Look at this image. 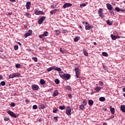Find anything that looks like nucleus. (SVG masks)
I'll return each instance as SVG.
<instances>
[{
	"instance_id": "1",
	"label": "nucleus",
	"mask_w": 125,
	"mask_h": 125,
	"mask_svg": "<svg viewBox=\"0 0 125 125\" xmlns=\"http://www.w3.org/2000/svg\"><path fill=\"white\" fill-rule=\"evenodd\" d=\"M59 74L62 78V79H63V80H65V81H68V80H70L71 79V75L69 74L66 73L65 74L63 72H60V71H59Z\"/></svg>"
},
{
	"instance_id": "2",
	"label": "nucleus",
	"mask_w": 125,
	"mask_h": 125,
	"mask_svg": "<svg viewBox=\"0 0 125 125\" xmlns=\"http://www.w3.org/2000/svg\"><path fill=\"white\" fill-rule=\"evenodd\" d=\"M52 70L58 71V72H61V71H62L61 68L57 67L56 66H51L47 69V71L48 72H50V71H52Z\"/></svg>"
},
{
	"instance_id": "3",
	"label": "nucleus",
	"mask_w": 125,
	"mask_h": 125,
	"mask_svg": "<svg viewBox=\"0 0 125 125\" xmlns=\"http://www.w3.org/2000/svg\"><path fill=\"white\" fill-rule=\"evenodd\" d=\"M98 15L100 16V17H101L102 18H104V17H105V16L103 15V9H99L98 11Z\"/></svg>"
},
{
	"instance_id": "4",
	"label": "nucleus",
	"mask_w": 125,
	"mask_h": 125,
	"mask_svg": "<svg viewBox=\"0 0 125 125\" xmlns=\"http://www.w3.org/2000/svg\"><path fill=\"white\" fill-rule=\"evenodd\" d=\"M79 68L77 67L75 68L74 69V71L75 72L76 76L77 78H80V75H81V73H80V71H79Z\"/></svg>"
},
{
	"instance_id": "5",
	"label": "nucleus",
	"mask_w": 125,
	"mask_h": 125,
	"mask_svg": "<svg viewBox=\"0 0 125 125\" xmlns=\"http://www.w3.org/2000/svg\"><path fill=\"white\" fill-rule=\"evenodd\" d=\"M45 18H46V17L45 16H42V18H40L39 20L38 21V24L39 25H41L42 22L45 20Z\"/></svg>"
},
{
	"instance_id": "6",
	"label": "nucleus",
	"mask_w": 125,
	"mask_h": 125,
	"mask_svg": "<svg viewBox=\"0 0 125 125\" xmlns=\"http://www.w3.org/2000/svg\"><path fill=\"white\" fill-rule=\"evenodd\" d=\"M65 113L67 116H71V107L68 106L66 108Z\"/></svg>"
},
{
	"instance_id": "7",
	"label": "nucleus",
	"mask_w": 125,
	"mask_h": 125,
	"mask_svg": "<svg viewBox=\"0 0 125 125\" xmlns=\"http://www.w3.org/2000/svg\"><path fill=\"white\" fill-rule=\"evenodd\" d=\"M34 11L35 12L36 15H40V14H41L42 15H44V12L42 11H39L37 10V9H35Z\"/></svg>"
},
{
	"instance_id": "8",
	"label": "nucleus",
	"mask_w": 125,
	"mask_h": 125,
	"mask_svg": "<svg viewBox=\"0 0 125 125\" xmlns=\"http://www.w3.org/2000/svg\"><path fill=\"white\" fill-rule=\"evenodd\" d=\"M71 6H72V3H65L62 6V7H63V8L64 9H65V8H66V7H70Z\"/></svg>"
},
{
	"instance_id": "9",
	"label": "nucleus",
	"mask_w": 125,
	"mask_h": 125,
	"mask_svg": "<svg viewBox=\"0 0 125 125\" xmlns=\"http://www.w3.org/2000/svg\"><path fill=\"white\" fill-rule=\"evenodd\" d=\"M7 113L9 114V115H11V117H13V118H16V117H17L16 115H15V114L13 113V112L10 110L8 111Z\"/></svg>"
},
{
	"instance_id": "10",
	"label": "nucleus",
	"mask_w": 125,
	"mask_h": 125,
	"mask_svg": "<svg viewBox=\"0 0 125 125\" xmlns=\"http://www.w3.org/2000/svg\"><path fill=\"white\" fill-rule=\"evenodd\" d=\"M31 87L33 90H38L39 89V86L37 84H32Z\"/></svg>"
},
{
	"instance_id": "11",
	"label": "nucleus",
	"mask_w": 125,
	"mask_h": 125,
	"mask_svg": "<svg viewBox=\"0 0 125 125\" xmlns=\"http://www.w3.org/2000/svg\"><path fill=\"white\" fill-rule=\"evenodd\" d=\"M26 9H30V7H31V2L30 1H28L26 2Z\"/></svg>"
},
{
	"instance_id": "12",
	"label": "nucleus",
	"mask_w": 125,
	"mask_h": 125,
	"mask_svg": "<svg viewBox=\"0 0 125 125\" xmlns=\"http://www.w3.org/2000/svg\"><path fill=\"white\" fill-rule=\"evenodd\" d=\"M59 94V92H58V90H56L54 91L52 95L54 97H56V96H58Z\"/></svg>"
},
{
	"instance_id": "13",
	"label": "nucleus",
	"mask_w": 125,
	"mask_h": 125,
	"mask_svg": "<svg viewBox=\"0 0 125 125\" xmlns=\"http://www.w3.org/2000/svg\"><path fill=\"white\" fill-rule=\"evenodd\" d=\"M85 29L86 30H91V29H93V26L88 24L85 26Z\"/></svg>"
},
{
	"instance_id": "14",
	"label": "nucleus",
	"mask_w": 125,
	"mask_h": 125,
	"mask_svg": "<svg viewBox=\"0 0 125 125\" xmlns=\"http://www.w3.org/2000/svg\"><path fill=\"white\" fill-rule=\"evenodd\" d=\"M106 6H107V9H108V10H112V5L109 4V3H107L106 4Z\"/></svg>"
},
{
	"instance_id": "15",
	"label": "nucleus",
	"mask_w": 125,
	"mask_h": 125,
	"mask_svg": "<svg viewBox=\"0 0 125 125\" xmlns=\"http://www.w3.org/2000/svg\"><path fill=\"white\" fill-rule=\"evenodd\" d=\"M120 109L123 113H125V105H121Z\"/></svg>"
},
{
	"instance_id": "16",
	"label": "nucleus",
	"mask_w": 125,
	"mask_h": 125,
	"mask_svg": "<svg viewBox=\"0 0 125 125\" xmlns=\"http://www.w3.org/2000/svg\"><path fill=\"white\" fill-rule=\"evenodd\" d=\"M57 11H59V10L58 9H56L54 10L51 11L50 13H51L52 15H53L54 13H56Z\"/></svg>"
},
{
	"instance_id": "17",
	"label": "nucleus",
	"mask_w": 125,
	"mask_h": 125,
	"mask_svg": "<svg viewBox=\"0 0 125 125\" xmlns=\"http://www.w3.org/2000/svg\"><path fill=\"white\" fill-rule=\"evenodd\" d=\"M115 10H116V11H117V12H120V11H125V10H122L118 7H115Z\"/></svg>"
},
{
	"instance_id": "18",
	"label": "nucleus",
	"mask_w": 125,
	"mask_h": 125,
	"mask_svg": "<svg viewBox=\"0 0 125 125\" xmlns=\"http://www.w3.org/2000/svg\"><path fill=\"white\" fill-rule=\"evenodd\" d=\"M109 108L110 109V112L111 114H112V115H114V114H115V108H112V106H110Z\"/></svg>"
},
{
	"instance_id": "19",
	"label": "nucleus",
	"mask_w": 125,
	"mask_h": 125,
	"mask_svg": "<svg viewBox=\"0 0 125 125\" xmlns=\"http://www.w3.org/2000/svg\"><path fill=\"white\" fill-rule=\"evenodd\" d=\"M110 37L111 38L112 41H116V40H117V36L113 34L110 35Z\"/></svg>"
},
{
	"instance_id": "20",
	"label": "nucleus",
	"mask_w": 125,
	"mask_h": 125,
	"mask_svg": "<svg viewBox=\"0 0 125 125\" xmlns=\"http://www.w3.org/2000/svg\"><path fill=\"white\" fill-rule=\"evenodd\" d=\"M39 108L40 109H45V108H46V106L45 104H41L40 105Z\"/></svg>"
},
{
	"instance_id": "21",
	"label": "nucleus",
	"mask_w": 125,
	"mask_h": 125,
	"mask_svg": "<svg viewBox=\"0 0 125 125\" xmlns=\"http://www.w3.org/2000/svg\"><path fill=\"white\" fill-rule=\"evenodd\" d=\"M14 75L15 78H19V77L21 76V74H20L19 73H14Z\"/></svg>"
},
{
	"instance_id": "22",
	"label": "nucleus",
	"mask_w": 125,
	"mask_h": 125,
	"mask_svg": "<svg viewBox=\"0 0 125 125\" xmlns=\"http://www.w3.org/2000/svg\"><path fill=\"white\" fill-rule=\"evenodd\" d=\"M88 105H89V106H92V105H93V101L91 100H88Z\"/></svg>"
},
{
	"instance_id": "23",
	"label": "nucleus",
	"mask_w": 125,
	"mask_h": 125,
	"mask_svg": "<svg viewBox=\"0 0 125 125\" xmlns=\"http://www.w3.org/2000/svg\"><path fill=\"white\" fill-rule=\"evenodd\" d=\"M99 100L101 102H104V101H105V100H106V99H105V97H101L99 98Z\"/></svg>"
},
{
	"instance_id": "24",
	"label": "nucleus",
	"mask_w": 125,
	"mask_h": 125,
	"mask_svg": "<svg viewBox=\"0 0 125 125\" xmlns=\"http://www.w3.org/2000/svg\"><path fill=\"white\" fill-rule=\"evenodd\" d=\"M106 23L107 25H109L110 26L112 25V24H113V22H112V21H110L109 20H108L106 21Z\"/></svg>"
},
{
	"instance_id": "25",
	"label": "nucleus",
	"mask_w": 125,
	"mask_h": 125,
	"mask_svg": "<svg viewBox=\"0 0 125 125\" xmlns=\"http://www.w3.org/2000/svg\"><path fill=\"white\" fill-rule=\"evenodd\" d=\"M65 88L67 89V90H69L70 91H72V88L71 86L69 85H67L65 87Z\"/></svg>"
},
{
	"instance_id": "26",
	"label": "nucleus",
	"mask_w": 125,
	"mask_h": 125,
	"mask_svg": "<svg viewBox=\"0 0 125 125\" xmlns=\"http://www.w3.org/2000/svg\"><path fill=\"white\" fill-rule=\"evenodd\" d=\"M79 108L81 109V110H84L85 109V107L83 104L80 105Z\"/></svg>"
},
{
	"instance_id": "27",
	"label": "nucleus",
	"mask_w": 125,
	"mask_h": 125,
	"mask_svg": "<svg viewBox=\"0 0 125 125\" xmlns=\"http://www.w3.org/2000/svg\"><path fill=\"white\" fill-rule=\"evenodd\" d=\"M59 109L60 110H65V109H66V106H65V105L61 106H59Z\"/></svg>"
},
{
	"instance_id": "28",
	"label": "nucleus",
	"mask_w": 125,
	"mask_h": 125,
	"mask_svg": "<svg viewBox=\"0 0 125 125\" xmlns=\"http://www.w3.org/2000/svg\"><path fill=\"white\" fill-rule=\"evenodd\" d=\"M25 16H26V17H27V18H31V14H30V13H26L25 14Z\"/></svg>"
},
{
	"instance_id": "29",
	"label": "nucleus",
	"mask_w": 125,
	"mask_h": 125,
	"mask_svg": "<svg viewBox=\"0 0 125 125\" xmlns=\"http://www.w3.org/2000/svg\"><path fill=\"white\" fill-rule=\"evenodd\" d=\"M102 55H103V56H105V57H108V56H109V55H108V53L105 52H103L102 53Z\"/></svg>"
},
{
	"instance_id": "30",
	"label": "nucleus",
	"mask_w": 125,
	"mask_h": 125,
	"mask_svg": "<svg viewBox=\"0 0 125 125\" xmlns=\"http://www.w3.org/2000/svg\"><path fill=\"white\" fill-rule=\"evenodd\" d=\"M13 78H15L14 76V73L9 75V79H13Z\"/></svg>"
},
{
	"instance_id": "31",
	"label": "nucleus",
	"mask_w": 125,
	"mask_h": 125,
	"mask_svg": "<svg viewBox=\"0 0 125 125\" xmlns=\"http://www.w3.org/2000/svg\"><path fill=\"white\" fill-rule=\"evenodd\" d=\"M43 36L44 37H47L48 36V32H47V31L44 32V33L43 34Z\"/></svg>"
},
{
	"instance_id": "32",
	"label": "nucleus",
	"mask_w": 125,
	"mask_h": 125,
	"mask_svg": "<svg viewBox=\"0 0 125 125\" xmlns=\"http://www.w3.org/2000/svg\"><path fill=\"white\" fill-rule=\"evenodd\" d=\"M83 53L85 56H88V53H87V52H86L85 50H83Z\"/></svg>"
},
{
	"instance_id": "33",
	"label": "nucleus",
	"mask_w": 125,
	"mask_h": 125,
	"mask_svg": "<svg viewBox=\"0 0 125 125\" xmlns=\"http://www.w3.org/2000/svg\"><path fill=\"white\" fill-rule=\"evenodd\" d=\"M29 36H31L30 33L29 32H27L24 34V38H28Z\"/></svg>"
},
{
	"instance_id": "34",
	"label": "nucleus",
	"mask_w": 125,
	"mask_h": 125,
	"mask_svg": "<svg viewBox=\"0 0 125 125\" xmlns=\"http://www.w3.org/2000/svg\"><path fill=\"white\" fill-rule=\"evenodd\" d=\"M55 83H56V84H59V83H60V81L59 79H56L55 80Z\"/></svg>"
},
{
	"instance_id": "35",
	"label": "nucleus",
	"mask_w": 125,
	"mask_h": 125,
	"mask_svg": "<svg viewBox=\"0 0 125 125\" xmlns=\"http://www.w3.org/2000/svg\"><path fill=\"white\" fill-rule=\"evenodd\" d=\"M41 84H44L45 83V81L43 80V79H42L40 80Z\"/></svg>"
},
{
	"instance_id": "36",
	"label": "nucleus",
	"mask_w": 125,
	"mask_h": 125,
	"mask_svg": "<svg viewBox=\"0 0 125 125\" xmlns=\"http://www.w3.org/2000/svg\"><path fill=\"white\" fill-rule=\"evenodd\" d=\"M101 89V87H97L95 88V90L97 92H98Z\"/></svg>"
},
{
	"instance_id": "37",
	"label": "nucleus",
	"mask_w": 125,
	"mask_h": 125,
	"mask_svg": "<svg viewBox=\"0 0 125 125\" xmlns=\"http://www.w3.org/2000/svg\"><path fill=\"white\" fill-rule=\"evenodd\" d=\"M56 35H60V30H55Z\"/></svg>"
},
{
	"instance_id": "38",
	"label": "nucleus",
	"mask_w": 125,
	"mask_h": 125,
	"mask_svg": "<svg viewBox=\"0 0 125 125\" xmlns=\"http://www.w3.org/2000/svg\"><path fill=\"white\" fill-rule=\"evenodd\" d=\"M99 84H100V86H104V83L102 81L99 82Z\"/></svg>"
},
{
	"instance_id": "39",
	"label": "nucleus",
	"mask_w": 125,
	"mask_h": 125,
	"mask_svg": "<svg viewBox=\"0 0 125 125\" xmlns=\"http://www.w3.org/2000/svg\"><path fill=\"white\" fill-rule=\"evenodd\" d=\"M79 38L78 37H76L74 39V42H78L79 41Z\"/></svg>"
},
{
	"instance_id": "40",
	"label": "nucleus",
	"mask_w": 125,
	"mask_h": 125,
	"mask_svg": "<svg viewBox=\"0 0 125 125\" xmlns=\"http://www.w3.org/2000/svg\"><path fill=\"white\" fill-rule=\"evenodd\" d=\"M0 84H1V85H2V86H4V85H5V84H6L5 82H4V81H2V82L0 83Z\"/></svg>"
},
{
	"instance_id": "41",
	"label": "nucleus",
	"mask_w": 125,
	"mask_h": 125,
	"mask_svg": "<svg viewBox=\"0 0 125 125\" xmlns=\"http://www.w3.org/2000/svg\"><path fill=\"white\" fill-rule=\"evenodd\" d=\"M32 59H33V60L34 61V62H38V58H36L35 57H33L32 58Z\"/></svg>"
},
{
	"instance_id": "42",
	"label": "nucleus",
	"mask_w": 125,
	"mask_h": 125,
	"mask_svg": "<svg viewBox=\"0 0 125 125\" xmlns=\"http://www.w3.org/2000/svg\"><path fill=\"white\" fill-rule=\"evenodd\" d=\"M83 106H86V104H87V102H86L85 100H84L83 102Z\"/></svg>"
},
{
	"instance_id": "43",
	"label": "nucleus",
	"mask_w": 125,
	"mask_h": 125,
	"mask_svg": "<svg viewBox=\"0 0 125 125\" xmlns=\"http://www.w3.org/2000/svg\"><path fill=\"white\" fill-rule=\"evenodd\" d=\"M33 109L36 110V109H38V106L37 105H34L33 106Z\"/></svg>"
},
{
	"instance_id": "44",
	"label": "nucleus",
	"mask_w": 125,
	"mask_h": 125,
	"mask_svg": "<svg viewBox=\"0 0 125 125\" xmlns=\"http://www.w3.org/2000/svg\"><path fill=\"white\" fill-rule=\"evenodd\" d=\"M11 107H15V103H11L10 104Z\"/></svg>"
},
{
	"instance_id": "45",
	"label": "nucleus",
	"mask_w": 125,
	"mask_h": 125,
	"mask_svg": "<svg viewBox=\"0 0 125 125\" xmlns=\"http://www.w3.org/2000/svg\"><path fill=\"white\" fill-rule=\"evenodd\" d=\"M14 48L15 50H17L18 49V45H15Z\"/></svg>"
},
{
	"instance_id": "46",
	"label": "nucleus",
	"mask_w": 125,
	"mask_h": 125,
	"mask_svg": "<svg viewBox=\"0 0 125 125\" xmlns=\"http://www.w3.org/2000/svg\"><path fill=\"white\" fill-rule=\"evenodd\" d=\"M4 120L7 122V121H9V118H7L6 117H5L4 118Z\"/></svg>"
},
{
	"instance_id": "47",
	"label": "nucleus",
	"mask_w": 125,
	"mask_h": 125,
	"mask_svg": "<svg viewBox=\"0 0 125 125\" xmlns=\"http://www.w3.org/2000/svg\"><path fill=\"white\" fill-rule=\"evenodd\" d=\"M28 33H29L30 35L31 36L32 34H33V31L32 30H29L28 31Z\"/></svg>"
},
{
	"instance_id": "48",
	"label": "nucleus",
	"mask_w": 125,
	"mask_h": 125,
	"mask_svg": "<svg viewBox=\"0 0 125 125\" xmlns=\"http://www.w3.org/2000/svg\"><path fill=\"white\" fill-rule=\"evenodd\" d=\"M109 12H110V13L112 14V15H115V12H114V11L111 10H110Z\"/></svg>"
},
{
	"instance_id": "49",
	"label": "nucleus",
	"mask_w": 125,
	"mask_h": 125,
	"mask_svg": "<svg viewBox=\"0 0 125 125\" xmlns=\"http://www.w3.org/2000/svg\"><path fill=\"white\" fill-rule=\"evenodd\" d=\"M53 113H57V108L55 107L53 110Z\"/></svg>"
},
{
	"instance_id": "50",
	"label": "nucleus",
	"mask_w": 125,
	"mask_h": 125,
	"mask_svg": "<svg viewBox=\"0 0 125 125\" xmlns=\"http://www.w3.org/2000/svg\"><path fill=\"white\" fill-rule=\"evenodd\" d=\"M21 64H16V67H17V68H19V67H21Z\"/></svg>"
},
{
	"instance_id": "51",
	"label": "nucleus",
	"mask_w": 125,
	"mask_h": 125,
	"mask_svg": "<svg viewBox=\"0 0 125 125\" xmlns=\"http://www.w3.org/2000/svg\"><path fill=\"white\" fill-rule=\"evenodd\" d=\"M58 118H59V117H58V116L54 117V120H56V121L57 122V121H58Z\"/></svg>"
},
{
	"instance_id": "52",
	"label": "nucleus",
	"mask_w": 125,
	"mask_h": 125,
	"mask_svg": "<svg viewBox=\"0 0 125 125\" xmlns=\"http://www.w3.org/2000/svg\"><path fill=\"white\" fill-rule=\"evenodd\" d=\"M68 96L69 98H73V96H72V95L71 94H68Z\"/></svg>"
},
{
	"instance_id": "53",
	"label": "nucleus",
	"mask_w": 125,
	"mask_h": 125,
	"mask_svg": "<svg viewBox=\"0 0 125 125\" xmlns=\"http://www.w3.org/2000/svg\"><path fill=\"white\" fill-rule=\"evenodd\" d=\"M62 33L63 34H66V33H67V30L66 29L62 30Z\"/></svg>"
},
{
	"instance_id": "54",
	"label": "nucleus",
	"mask_w": 125,
	"mask_h": 125,
	"mask_svg": "<svg viewBox=\"0 0 125 125\" xmlns=\"http://www.w3.org/2000/svg\"><path fill=\"white\" fill-rule=\"evenodd\" d=\"M86 5L85 4V3H83L82 4H80L81 6H85Z\"/></svg>"
},
{
	"instance_id": "55",
	"label": "nucleus",
	"mask_w": 125,
	"mask_h": 125,
	"mask_svg": "<svg viewBox=\"0 0 125 125\" xmlns=\"http://www.w3.org/2000/svg\"><path fill=\"white\" fill-rule=\"evenodd\" d=\"M43 37H44L43 34L39 35V38H40V39H42V38H43Z\"/></svg>"
},
{
	"instance_id": "56",
	"label": "nucleus",
	"mask_w": 125,
	"mask_h": 125,
	"mask_svg": "<svg viewBox=\"0 0 125 125\" xmlns=\"http://www.w3.org/2000/svg\"><path fill=\"white\" fill-rule=\"evenodd\" d=\"M60 50L61 52H62V53H64V51H63V50H62V48H61Z\"/></svg>"
},
{
	"instance_id": "57",
	"label": "nucleus",
	"mask_w": 125,
	"mask_h": 125,
	"mask_svg": "<svg viewBox=\"0 0 125 125\" xmlns=\"http://www.w3.org/2000/svg\"><path fill=\"white\" fill-rule=\"evenodd\" d=\"M25 102H26V103H29V102H30V101H29V100L27 99L25 100Z\"/></svg>"
},
{
	"instance_id": "58",
	"label": "nucleus",
	"mask_w": 125,
	"mask_h": 125,
	"mask_svg": "<svg viewBox=\"0 0 125 125\" xmlns=\"http://www.w3.org/2000/svg\"><path fill=\"white\" fill-rule=\"evenodd\" d=\"M116 39H121V37L119 36L116 35Z\"/></svg>"
},
{
	"instance_id": "59",
	"label": "nucleus",
	"mask_w": 125,
	"mask_h": 125,
	"mask_svg": "<svg viewBox=\"0 0 125 125\" xmlns=\"http://www.w3.org/2000/svg\"><path fill=\"white\" fill-rule=\"evenodd\" d=\"M8 15H12V12H9L8 13Z\"/></svg>"
},
{
	"instance_id": "60",
	"label": "nucleus",
	"mask_w": 125,
	"mask_h": 125,
	"mask_svg": "<svg viewBox=\"0 0 125 125\" xmlns=\"http://www.w3.org/2000/svg\"><path fill=\"white\" fill-rule=\"evenodd\" d=\"M3 77L1 75H0V80H2Z\"/></svg>"
},
{
	"instance_id": "61",
	"label": "nucleus",
	"mask_w": 125,
	"mask_h": 125,
	"mask_svg": "<svg viewBox=\"0 0 125 125\" xmlns=\"http://www.w3.org/2000/svg\"><path fill=\"white\" fill-rule=\"evenodd\" d=\"M50 91H53V88H49Z\"/></svg>"
},
{
	"instance_id": "62",
	"label": "nucleus",
	"mask_w": 125,
	"mask_h": 125,
	"mask_svg": "<svg viewBox=\"0 0 125 125\" xmlns=\"http://www.w3.org/2000/svg\"><path fill=\"white\" fill-rule=\"evenodd\" d=\"M17 43H18L19 45H22V44L20 42H18Z\"/></svg>"
},
{
	"instance_id": "63",
	"label": "nucleus",
	"mask_w": 125,
	"mask_h": 125,
	"mask_svg": "<svg viewBox=\"0 0 125 125\" xmlns=\"http://www.w3.org/2000/svg\"><path fill=\"white\" fill-rule=\"evenodd\" d=\"M123 91L124 92H125V88H123Z\"/></svg>"
},
{
	"instance_id": "64",
	"label": "nucleus",
	"mask_w": 125,
	"mask_h": 125,
	"mask_svg": "<svg viewBox=\"0 0 125 125\" xmlns=\"http://www.w3.org/2000/svg\"><path fill=\"white\" fill-rule=\"evenodd\" d=\"M103 125H107V123H104Z\"/></svg>"
}]
</instances>
